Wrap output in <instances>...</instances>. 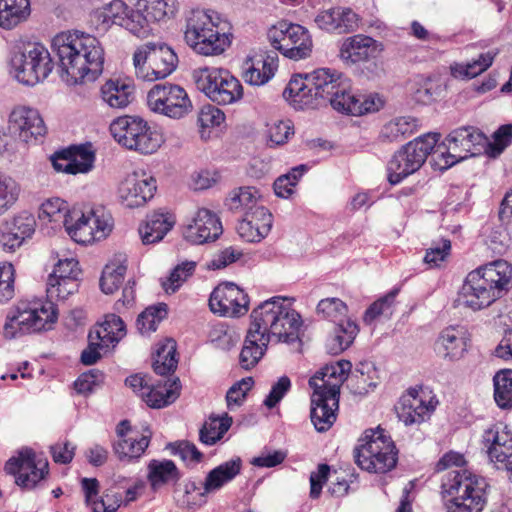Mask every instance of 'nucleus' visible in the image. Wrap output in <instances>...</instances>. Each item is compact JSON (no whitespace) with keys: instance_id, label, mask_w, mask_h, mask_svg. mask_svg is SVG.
<instances>
[{"instance_id":"31","label":"nucleus","mask_w":512,"mask_h":512,"mask_svg":"<svg viewBox=\"0 0 512 512\" xmlns=\"http://www.w3.org/2000/svg\"><path fill=\"white\" fill-rule=\"evenodd\" d=\"M181 472L170 459H152L147 464V481L153 492L166 485L176 484L181 479Z\"/></svg>"},{"instance_id":"14","label":"nucleus","mask_w":512,"mask_h":512,"mask_svg":"<svg viewBox=\"0 0 512 512\" xmlns=\"http://www.w3.org/2000/svg\"><path fill=\"white\" fill-rule=\"evenodd\" d=\"M272 47L292 60H301L312 53L313 42L309 31L299 24L280 21L268 31Z\"/></svg>"},{"instance_id":"59","label":"nucleus","mask_w":512,"mask_h":512,"mask_svg":"<svg viewBox=\"0 0 512 512\" xmlns=\"http://www.w3.org/2000/svg\"><path fill=\"white\" fill-rule=\"evenodd\" d=\"M482 441L488 453L491 451L492 447L498 448L512 441V433L508 430L506 425L496 423L484 431Z\"/></svg>"},{"instance_id":"45","label":"nucleus","mask_w":512,"mask_h":512,"mask_svg":"<svg viewBox=\"0 0 512 512\" xmlns=\"http://www.w3.org/2000/svg\"><path fill=\"white\" fill-rule=\"evenodd\" d=\"M232 422V417L227 413L221 417L210 416L199 431L200 442L208 446L216 444L230 429Z\"/></svg>"},{"instance_id":"8","label":"nucleus","mask_w":512,"mask_h":512,"mask_svg":"<svg viewBox=\"0 0 512 512\" xmlns=\"http://www.w3.org/2000/svg\"><path fill=\"white\" fill-rule=\"evenodd\" d=\"M356 464L365 471L386 473L398 461V450L390 435L380 427L366 430L354 449Z\"/></svg>"},{"instance_id":"11","label":"nucleus","mask_w":512,"mask_h":512,"mask_svg":"<svg viewBox=\"0 0 512 512\" xmlns=\"http://www.w3.org/2000/svg\"><path fill=\"white\" fill-rule=\"evenodd\" d=\"M110 132L120 145L141 154H153L163 143L162 135L138 116L118 117L110 124Z\"/></svg>"},{"instance_id":"7","label":"nucleus","mask_w":512,"mask_h":512,"mask_svg":"<svg viewBox=\"0 0 512 512\" xmlns=\"http://www.w3.org/2000/svg\"><path fill=\"white\" fill-rule=\"evenodd\" d=\"M267 323L251 322L239 355V364L245 370H250L258 364L272 337L285 343H293L298 340L303 324V322H271L268 330Z\"/></svg>"},{"instance_id":"51","label":"nucleus","mask_w":512,"mask_h":512,"mask_svg":"<svg viewBox=\"0 0 512 512\" xmlns=\"http://www.w3.org/2000/svg\"><path fill=\"white\" fill-rule=\"evenodd\" d=\"M55 322H5L3 335L13 339L23 335L46 332L54 329Z\"/></svg>"},{"instance_id":"62","label":"nucleus","mask_w":512,"mask_h":512,"mask_svg":"<svg viewBox=\"0 0 512 512\" xmlns=\"http://www.w3.org/2000/svg\"><path fill=\"white\" fill-rule=\"evenodd\" d=\"M12 67L15 71V77L19 82L29 86H33L40 82L38 77H35L36 73L29 63L26 52L13 57Z\"/></svg>"},{"instance_id":"12","label":"nucleus","mask_w":512,"mask_h":512,"mask_svg":"<svg viewBox=\"0 0 512 512\" xmlns=\"http://www.w3.org/2000/svg\"><path fill=\"white\" fill-rule=\"evenodd\" d=\"M193 79L198 90L218 105L234 104L243 98V85L227 69L199 68L194 70Z\"/></svg>"},{"instance_id":"6","label":"nucleus","mask_w":512,"mask_h":512,"mask_svg":"<svg viewBox=\"0 0 512 512\" xmlns=\"http://www.w3.org/2000/svg\"><path fill=\"white\" fill-rule=\"evenodd\" d=\"M488 488L484 477L467 469L448 471L441 483L447 512H481L487 503Z\"/></svg>"},{"instance_id":"52","label":"nucleus","mask_w":512,"mask_h":512,"mask_svg":"<svg viewBox=\"0 0 512 512\" xmlns=\"http://www.w3.org/2000/svg\"><path fill=\"white\" fill-rule=\"evenodd\" d=\"M179 9L177 0H148L143 10L148 14L152 23L159 22L165 18H172Z\"/></svg>"},{"instance_id":"15","label":"nucleus","mask_w":512,"mask_h":512,"mask_svg":"<svg viewBox=\"0 0 512 512\" xmlns=\"http://www.w3.org/2000/svg\"><path fill=\"white\" fill-rule=\"evenodd\" d=\"M77 213L69 221L66 232L79 244H91L109 236L113 229V218L104 208L92 209L88 213L73 210Z\"/></svg>"},{"instance_id":"36","label":"nucleus","mask_w":512,"mask_h":512,"mask_svg":"<svg viewBox=\"0 0 512 512\" xmlns=\"http://www.w3.org/2000/svg\"><path fill=\"white\" fill-rule=\"evenodd\" d=\"M81 486L85 494V502L93 512H116L122 503L120 495L107 494L104 498L96 499L99 493V482L96 478H83Z\"/></svg>"},{"instance_id":"38","label":"nucleus","mask_w":512,"mask_h":512,"mask_svg":"<svg viewBox=\"0 0 512 512\" xmlns=\"http://www.w3.org/2000/svg\"><path fill=\"white\" fill-rule=\"evenodd\" d=\"M152 432L146 426L140 438L128 437L119 439L113 444V450L120 461L132 462L138 460L150 444Z\"/></svg>"},{"instance_id":"63","label":"nucleus","mask_w":512,"mask_h":512,"mask_svg":"<svg viewBox=\"0 0 512 512\" xmlns=\"http://www.w3.org/2000/svg\"><path fill=\"white\" fill-rule=\"evenodd\" d=\"M104 382V373L99 369H90L82 373L74 382V388L79 394H90Z\"/></svg>"},{"instance_id":"42","label":"nucleus","mask_w":512,"mask_h":512,"mask_svg":"<svg viewBox=\"0 0 512 512\" xmlns=\"http://www.w3.org/2000/svg\"><path fill=\"white\" fill-rule=\"evenodd\" d=\"M176 351L177 344L173 338H166L158 343L153 360V369L156 374L165 376L176 370L178 365Z\"/></svg>"},{"instance_id":"47","label":"nucleus","mask_w":512,"mask_h":512,"mask_svg":"<svg viewBox=\"0 0 512 512\" xmlns=\"http://www.w3.org/2000/svg\"><path fill=\"white\" fill-rule=\"evenodd\" d=\"M494 400L502 410L512 409V369H501L493 376Z\"/></svg>"},{"instance_id":"44","label":"nucleus","mask_w":512,"mask_h":512,"mask_svg":"<svg viewBox=\"0 0 512 512\" xmlns=\"http://www.w3.org/2000/svg\"><path fill=\"white\" fill-rule=\"evenodd\" d=\"M417 128V121L411 117H397L383 125L379 139L382 142H394L412 135Z\"/></svg>"},{"instance_id":"33","label":"nucleus","mask_w":512,"mask_h":512,"mask_svg":"<svg viewBox=\"0 0 512 512\" xmlns=\"http://www.w3.org/2000/svg\"><path fill=\"white\" fill-rule=\"evenodd\" d=\"M174 224V218L169 213L155 211L147 215L145 222L139 227L143 244L148 245L161 241Z\"/></svg>"},{"instance_id":"46","label":"nucleus","mask_w":512,"mask_h":512,"mask_svg":"<svg viewBox=\"0 0 512 512\" xmlns=\"http://www.w3.org/2000/svg\"><path fill=\"white\" fill-rule=\"evenodd\" d=\"M497 52L488 51L479 55L478 59L466 64L455 63L450 66L451 75L455 78L472 79L486 71L493 63Z\"/></svg>"},{"instance_id":"3","label":"nucleus","mask_w":512,"mask_h":512,"mask_svg":"<svg viewBox=\"0 0 512 512\" xmlns=\"http://www.w3.org/2000/svg\"><path fill=\"white\" fill-rule=\"evenodd\" d=\"M351 369L349 360H339L326 364L309 379V386L313 389L310 418L318 432L328 431L335 423L340 389Z\"/></svg>"},{"instance_id":"60","label":"nucleus","mask_w":512,"mask_h":512,"mask_svg":"<svg viewBox=\"0 0 512 512\" xmlns=\"http://www.w3.org/2000/svg\"><path fill=\"white\" fill-rule=\"evenodd\" d=\"M196 268V262L185 261L177 265L170 273L166 282H163V288L166 292L174 293L190 277Z\"/></svg>"},{"instance_id":"35","label":"nucleus","mask_w":512,"mask_h":512,"mask_svg":"<svg viewBox=\"0 0 512 512\" xmlns=\"http://www.w3.org/2000/svg\"><path fill=\"white\" fill-rule=\"evenodd\" d=\"M77 213L70 211L68 203L58 197L45 200L38 212V218L45 223L53 224V228L64 227L66 229L71 218H75Z\"/></svg>"},{"instance_id":"61","label":"nucleus","mask_w":512,"mask_h":512,"mask_svg":"<svg viewBox=\"0 0 512 512\" xmlns=\"http://www.w3.org/2000/svg\"><path fill=\"white\" fill-rule=\"evenodd\" d=\"M9 230L16 232L23 239L30 238L35 232L36 221L33 215L21 212L3 223Z\"/></svg>"},{"instance_id":"13","label":"nucleus","mask_w":512,"mask_h":512,"mask_svg":"<svg viewBox=\"0 0 512 512\" xmlns=\"http://www.w3.org/2000/svg\"><path fill=\"white\" fill-rule=\"evenodd\" d=\"M133 64L139 79L153 82L169 76L177 67L178 57L165 43L147 42L134 52Z\"/></svg>"},{"instance_id":"24","label":"nucleus","mask_w":512,"mask_h":512,"mask_svg":"<svg viewBox=\"0 0 512 512\" xmlns=\"http://www.w3.org/2000/svg\"><path fill=\"white\" fill-rule=\"evenodd\" d=\"M219 217L206 208L197 211L191 224L186 226L184 238L192 244H204L215 241L222 234Z\"/></svg>"},{"instance_id":"18","label":"nucleus","mask_w":512,"mask_h":512,"mask_svg":"<svg viewBox=\"0 0 512 512\" xmlns=\"http://www.w3.org/2000/svg\"><path fill=\"white\" fill-rule=\"evenodd\" d=\"M209 307L220 317L240 318L249 310L248 295L234 283H222L212 291Z\"/></svg>"},{"instance_id":"40","label":"nucleus","mask_w":512,"mask_h":512,"mask_svg":"<svg viewBox=\"0 0 512 512\" xmlns=\"http://www.w3.org/2000/svg\"><path fill=\"white\" fill-rule=\"evenodd\" d=\"M29 0H0V27L11 30L30 15Z\"/></svg>"},{"instance_id":"54","label":"nucleus","mask_w":512,"mask_h":512,"mask_svg":"<svg viewBox=\"0 0 512 512\" xmlns=\"http://www.w3.org/2000/svg\"><path fill=\"white\" fill-rule=\"evenodd\" d=\"M20 186L9 176L0 172V216L4 215L17 202Z\"/></svg>"},{"instance_id":"34","label":"nucleus","mask_w":512,"mask_h":512,"mask_svg":"<svg viewBox=\"0 0 512 512\" xmlns=\"http://www.w3.org/2000/svg\"><path fill=\"white\" fill-rule=\"evenodd\" d=\"M358 333L357 322H335L325 341L326 352L333 356L341 354L353 344Z\"/></svg>"},{"instance_id":"26","label":"nucleus","mask_w":512,"mask_h":512,"mask_svg":"<svg viewBox=\"0 0 512 512\" xmlns=\"http://www.w3.org/2000/svg\"><path fill=\"white\" fill-rule=\"evenodd\" d=\"M359 16L347 7H332L317 13L314 21L318 28L331 33H350L358 29Z\"/></svg>"},{"instance_id":"16","label":"nucleus","mask_w":512,"mask_h":512,"mask_svg":"<svg viewBox=\"0 0 512 512\" xmlns=\"http://www.w3.org/2000/svg\"><path fill=\"white\" fill-rule=\"evenodd\" d=\"M147 104L153 112L172 119H181L193 109L186 90L172 83L154 85L148 92Z\"/></svg>"},{"instance_id":"19","label":"nucleus","mask_w":512,"mask_h":512,"mask_svg":"<svg viewBox=\"0 0 512 512\" xmlns=\"http://www.w3.org/2000/svg\"><path fill=\"white\" fill-rule=\"evenodd\" d=\"M126 335L125 322H96L90 330L89 344L82 351L80 360L84 365H93L100 358L99 349L114 346Z\"/></svg>"},{"instance_id":"32","label":"nucleus","mask_w":512,"mask_h":512,"mask_svg":"<svg viewBox=\"0 0 512 512\" xmlns=\"http://www.w3.org/2000/svg\"><path fill=\"white\" fill-rule=\"evenodd\" d=\"M469 333L465 326L450 325L439 335L437 343L444 349V357L450 360L459 359L467 350Z\"/></svg>"},{"instance_id":"49","label":"nucleus","mask_w":512,"mask_h":512,"mask_svg":"<svg viewBox=\"0 0 512 512\" xmlns=\"http://www.w3.org/2000/svg\"><path fill=\"white\" fill-rule=\"evenodd\" d=\"M400 288L394 287L386 295L374 301L365 311L364 320H375L378 317L390 318L396 309V297Z\"/></svg>"},{"instance_id":"50","label":"nucleus","mask_w":512,"mask_h":512,"mask_svg":"<svg viewBox=\"0 0 512 512\" xmlns=\"http://www.w3.org/2000/svg\"><path fill=\"white\" fill-rule=\"evenodd\" d=\"M142 9L137 7L136 10H133L130 8L122 27L139 38H146L152 33L153 23L148 14L143 12Z\"/></svg>"},{"instance_id":"10","label":"nucleus","mask_w":512,"mask_h":512,"mask_svg":"<svg viewBox=\"0 0 512 512\" xmlns=\"http://www.w3.org/2000/svg\"><path fill=\"white\" fill-rule=\"evenodd\" d=\"M486 141V136L473 126L456 128L445 138V147L436 145L434 164L440 170H446L461 160L479 154Z\"/></svg>"},{"instance_id":"30","label":"nucleus","mask_w":512,"mask_h":512,"mask_svg":"<svg viewBox=\"0 0 512 512\" xmlns=\"http://www.w3.org/2000/svg\"><path fill=\"white\" fill-rule=\"evenodd\" d=\"M101 98L111 108L123 109L134 99L135 86L130 79H109L101 87Z\"/></svg>"},{"instance_id":"28","label":"nucleus","mask_w":512,"mask_h":512,"mask_svg":"<svg viewBox=\"0 0 512 512\" xmlns=\"http://www.w3.org/2000/svg\"><path fill=\"white\" fill-rule=\"evenodd\" d=\"M59 309L50 299L20 300L6 316V320H57Z\"/></svg>"},{"instance_id":"43","label":"nucleus","mask_w":512,"mask_h":512,"mask_svg":"<svg viewBox=\"0 0 512 512\" xmlns=\"http://www.w3.org/2000/svg\"><path fill=\"white\" fill-rule=\"evenodd\" d=\"M64 153L69 157L70 163L66 167L72 175L86 173L93 167L95 153L90 143L72 145L64 149Z\"/></svg>"},{"instance_id":"20","label":"nucleus","mask_w":512,"mask_h":512,"mask_svg":"<svg viewBox=\"0 0 512 512\" xmlns=\"http://www.w3.org/2000/svg\"><path fill=\"white\" fill-rule=\"evenodd\" d=\"M8 129L26 143L37 141L47 132L39 111L24 105H18L12 109L8 119Z\"/></svg>"},{"instance_id":"4","label":"nucleus","mask_w":512,"mask_h":512,"mask_svg":"<svg viewBox=\"0 0 512 512\" xmlns=\"http://www.w3.org/2000/svg\"><path fill=\"white\" fill-rule=\"evenodd\" d=\"M227 23L211 9H193L185 20L184 41L198 55L218 56L231 45Z\"/></svg>"},{"instance_id":"22","label":"nucleus","mask_w":512,"mask_h":512,"mask_svg":"<svg viewBox=\"0 0 512 512\" xmlns=\"http://www.w3.org/2000/svg\"><path fill=\"white\" fill-rule=\"evenodd\" d=\"M156 180L145 173H133L119 185L118 195L121 203L127 208L143 206L156 191Z\"/></svg>"},{"instance_id":"17","label":"nucleus","mask_w":512,"mask_h":512,"mask_svg":"<svg viewBox=\"0 0 512 512\" xmlns=\"http://www.w3.org/2000/svg\"><path fill=\"white\" fill-rule=\"evenodd\" d=\"M5 471L15 477L18 486L32 489L48 474V461L25 447L6 462Z\"/></svg>"},{"instance_id":"64","label":"nucleus","mask_w":512,"mask_h":512,"mask_svg":"<svg viewBox=\"0 0 512 512\" xmlns=\"http://www.w3.org/2000/svg\"><path fill=\"white\" fill-rule=\"evenodd\" d=\"M491 462L495 463L498 469L506 470L512 482V440L500 447H492L488 453Z\"/></svg>"},{"instance_id":"41","label":"nucleus","mask_w":512,"mask_h":512,"mask_svg":"<svg viewBox=\"0 0 512 512\" xmlns=\"http://www.w3.org/2000/svg\"><path fill=\"white\" fill-rule=\"evenodd\" d=\"M261 194L258 189L252 186H244L234 189L226 199V206L235 213H242V216L249 211L256 210V207H263L260 204Z\"/></svg>"},{"instance_id":"39","label":"nucleus","mask_w":512,"mask_h":512,"mask_svg":"<svg viewBox=\"0 0 512 512\" xmlns=\"http://www.w3.org/2000/svg\"><path fill=\"white\" fill-rule=\"evenodd\" d=\"M242 460L239 457L230 459L212 469L206 476L204 490L210 493L219 490L226 483L232 481L241 471Z\"/></svg>"},{"instance_id":"56","label":"nucleus","mask_w":512,"mask_h":512,"mask_svg":"<svg viewBox=\"0 0 512 512\" xmlns=\"http://www.w3.org/2000/svg\"><path fill=\"white\" fill-rule=\"evenodd\" d=\"M79 278L66 277V279H56L55 277H48L46 293L48 298H56L64 300L69 295L78 291Z\"/></svg>"},{"instance_id":"23","label":"nucleus","mask_w":512,"mask_h":512,"mask_svg":"<svg viewBox=\"0 0 512 512\" xmlns=\"http://www.w3.org/2000/svg\"><path fill=\"white\" fill-rule=\"evenodd\" d=\"M435 410L432 398L427 402L416 388H410L401 396L395 411L398 419L406 426L421 424L430 417Z\"/></svg>"},{"instance_id":"58","label":"nucleus","mask_w":512,"mask_h":512,"mask_svg":"<svg viewBox=\"0 0 512 512\" xmlns=\"http://www.w3.org/2000/svg\"><path fill=\"white\" fill-rule=\"evenodd\" d=\"M318 316L328 319L344 318L348 314V306L340 298L329 297L321 299L316 307Z\"/></svg>"},{"instance_id":"25","label":"nucleus","mask_w":512,"mask_h":512,"mask_svg":"<svg viewBox=\"0 0 512 512\" xmlns=\"http://www.w3.org/2000/svg\"><path fill=\"white\" fill-rule=\"evenodd\" d=\"M278 69V55L275 51L255 54L245 60L242 77L252 86L268 83Z\"/></svg>"},{"instance_id":"2","label":"nucleus","mask_w":512,"mask_h":512,"mask_svg":"<svg viewBox=\"0 0 512 512\" xmlns=\"http://www.w3.org/2000/svg\"><path fill=\"white\" fill-rule=\"evenodd\" d=\"M348 88V78L342 73L321 68L310 74L294 75L284 90V96L300 109H316L330 104L343 109L338 101Z\"/></svg>"},{"instance_id":"57","label":"nucleus","mask_w":512,"mask_h":512,"mask_svg":"<svg viewBox=\"0 0 512 512\" xmlns=\"http://www.w3.org/2000/svg\"><path fill=\"white\" fill-rule=\"evenodd\" d=\"M126 269V266L123 264L106 265L100 278L101 290L105 294L114 293L122 285Z\"/></svg>"},{"instance_id":"48","label":"nucleus","mask_w":512,"mask_h":512,"mask_svg":"<svg viewBox=\"0 0 512 512\" xmlns=\"http://www.w3.org/2000/svg\"><path fill=\"white\" fill-rule=\"evenodd\" d=\"M27 57L31 67L39 81L46 79L53 70V61L47 48L40 44H33L27 51Z\"/></svg>"},{"instance_id":"55","label":"nucleus","mask_w":512,"mask_h":512,"mask_svg":"<svg viewBox=\"0 0 512 512\" xmlns=\"http://www.w3.org/2000/svg\"><path fill=\"white\" fill-rule=\"evenodd\" d=\"M350 104L346 106V114L361 116L367 113L378 111L383 102L377 95H356V98H350Z\"/></svg>"},{"instance_id":"5","label":"nucleus","mask_w":512,"mask_h":512,"mask_svg":"<svg viewBox=\"0 0 512 512\" xmlns=\"http://www.w3.org/2000/svg\"><path fill=\"white\" fill-rule=\"evenodd\" d=\"M512 287V265L499 259L471 271L463 286L465 305L474 311L488 307Z\"/></svg>"},{"instance_id":"9","label":"nucleus","mask_w":512,"mask_h":512,"mask_svg":"<svg viewBox=\"0 0 512 512\" xmlns=\"http://www.w3.org/2000/svg\"><path fill=\"white\" fill-rule=\"evenodd\" d=\"M439 133H428L408 142L396 151L387 164V180L391 185L401 183L405 178L417 172L425 163L428 155L434 156Z\"/></svg>"},{"instance_id":"53","label":"nucleus","mask_w":512,"mask_h":512,"mask_svg":"<svg viewBox=\"0 0 512 512\" xmlns=\"http://www.w3.org/2000/svg\"><path fill=\"white\" fill-rule=\"evenodd\" d=\"M209 340L216 348L231 349L239 340V334L230 328L226 322H217L209 331Z\"/></svg>"},{"instance_id":"27","label":"nucleus","mask_w":512,"mask_h":512,"mask_svg":"<svg viewBox=\"0 0 512 512\" xmlns=\"http://www.w3.org/2000/svg\"><path fill=\"white\" fill-rule=\"evenodd\" d=\"M273 216L266 207L246 212L237 225L239 236L246 242L256 243L264 239L272 228Z\"/></svg>"},{"instance_id":"37","label":"nucleus","mask_w":512,"mask_h":512,"mask_svg":"<svg viewBox=\"0 0 512 512\" xmlns=\"http://www.w3.org/2000/svg\"><path fill=\"white\" fill-rule=\"evenodd\" d=\"M179 380L166 381L164 384L154 385L150 383L145 392H142V400L151 408L160 409L173 403L179 396Z\"/></svg>"},{"instance_id":"21","label":"nucleus","mask_w":512,"mask_h":512,"mask_svg":"<svg viewBox=\"0 0 512 512\" xmlns=\"http://www.w3.org/2000/svg\"><path fill=\"white\" fill-rule=\"evenodd\" d=\"M382 44L374 38L355 34L345 38L339 49V57L346 65H360L377 59Z\"/></svg>"},{"instance_id":"29","label":"nucleus","mask_w":512,"mask_h":512,"mask_svg":"<svg viewBox=\"0 0 512 512\" xmlns=\"http://www.w3.org/2000/svg\"><path fill=\"white\" fill-rule=\"evenodd\" d=\"M293 303V298L274 296L253 309L250 320H301Z\"/></svg>"},{"instance_id":"1","label":"nucleus","mask_w":512,"mask_h":512,"mask_svg":"<svg viewBox=\"0 0 512 512\" xmlns=\"http://www.w3.org/2000/svg\"><path fill=\"white\" fill-rule=\"evenodd\" d=\"M52 46L67 82L95 81L103 72L105 52L95 36L78 30L62 32L54 37Z\"/></svg>"}]
</instances>
